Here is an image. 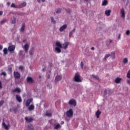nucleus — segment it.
<instances>
[{
    "label": "nucleus",
    "mask_w": 130,
    "mask_h": 130,
    "mask_svg": "<svg viewBox=\"0 0 130 130\" xmlns=\"http://www.w3.org/2000/svg\"><path fill=\"white\" fill-rule=\"evenodd\" d=\"M38 3H40V0H38Z\"/></svg>",
    "instance_id": "680f3d73"
},
{
    "label": "nucleus",
    "mask_w": 130,
    "mask_h": 130,
    "mask_svg": "<svg viewBox=\"0 0 130 130\" xmlns=\"http://www.w3.org/2000/svg\"><path fill=\"white\" fill-rule=\"evenodd\" d=\"M128 61V60H127V58H125L124 59H123V62L124 63H127Z\"/></svg>",
    "instance_id": "e433bc0d"
},
{
    "label": "nucleus",
    "mask_w": 130,
    "mask_h": 130,
    "mask_svg": "<svg viewBox=\"0 0 130 130\" xmlns=\"http://www.w3.org/2000/svg\"><path fill=\"white\" fill-rule=\"evenodd\" d=\"M3 103H5V102H4V101H1L0 102V106H2Z\"/></svg>",
    "instance_id": "a19ab883"
},
{
    "label": "nucleus",
    "mask_w": 130,
    "mask_h": 130,
    "mask_svg": "<svg viewBox=\"0 0 130 130\" xmlns=\"http://www.w3.org/2000/svg\"><path fill=\"white\" fill-rule=\"evenodd\" d=\"M55 44L56 46L55 48V52H57V53H60V52H61V50L60 48H62V45H61L60 42L58 41L56 42Z\"/></svg>",
    "instance_id": "f257e3e1"
},
{
    "label": "nucleus",
    "mask_w": 130,
    "mask_h": 130,
    "mask_svg": "<svg viewBox=\"0 0 130 130\" xmlns=\"http://www.w3.org/2000/svg\"><path fill=\"white\" fill-rule=\"evenodd\" d=\"M12 92L14 93L15 92H17V93H20L21 92V89L18 87H17L15 89L12 90Z\"/></svg>",
    "instance_id": "6ab92c4d"
},
{
    "label": "nucleus",
    "mask_w": 130,
    "mask_h": 130,
    "mask_svg": "<svg viewBox=\"0 0 130 130\" xmlns=\"http://www.w3.org/2000/svg\"><path fill=\"white\" fill-rule=\"evenodd\" d=\"M121 81V78H116L115 82L116 83V84H119Z\"/></svg>",
    "instance_id": "393cba45"
},
{
    "label": "nucleus",
    "mask_w": 130,
    "mask_h": 130,
    "mask_svg": "<svg viewBox=\"0 0 130 130\" xmlns=\"http://www.w3.org/2000/svg\"><path fill=\"white\" fill-rule=\"evenodd\" d=\"M33 101V99H29L25 102V106L28 107L29 105L31 104V103Z\"/></svg>",
    "instance_id": "6e6552de"
},
{
    "label": "nucleus",
    "mask_w": 130,
    "mask_h": 130,
    "mask_svg": "<svg viewBox=\"0 0 130 130\" xmlns=\"http://www.w3.org/2000/svg\"><path fill=\"white\" fill-rule=\"evenodd\" d=\"M76 31V28H74L72 31H70L69 32V37L71 38L72 36H73V35L75 33Z\"/></svg>",
    "instance_id": "f3484780"
},
{
    "label": "nucleus",
    "mask_w": 130,
    "mask_h": 130,
    "mask_svg": "<svg viewBox=\"0 0 130 130\" xmlns=\"http://www.w3.org/2000/svg\"><path fill=\"white\" fill-rule=\"evenodd\" d=\"M27 6V3L23 2L21 4H20L19 5H18L19 9H22V8H24Z\"/></svg>",
    "instance_id": "9d476101"
},
{
    "label": "nucleus",
    "mask_w": 130,
    "mask_h": 130,
    "mask_svg": "<svg viewBox=\"0 0 130 130\" xmlns=\"http://www.w3.org/2000/svg\"><path fill=\"white\" fill-rule=\"evenodd\" d=\"M25 119L27 122H31V121H33V118H28L27 117H25Z\"/></svg>",
    "instance_id": "aec40b11"
},
{
    "label": "nucleus",
    "mask_w": 130,
    "mask_h": 130,
    "mask_svg": "<svg viewBox=\"0 0 130 130\" xmlns=\"http://www.w3.org/2000/svg\"><path fill=\"white\" fill-rule=\"evenodd\" d=\"M91 50H94L95 49V48L94 47H91Z\"/></svg>",
    "instance_id": "864d4df0"
},
{
    "label": "nucleus",
    "mask_w": 130,
    "mask_h": 130,
    "mask_svg": "<svg viewBox=\"0 0 130 130\" xmlns=\"http://www.w3.org/2000/svg\"><path fill=\"white\" fill-rule=\"evenodd\" d=\"M62 79V77L60 75H57L55 78V81H60Z\"/></svg>",
    "instance_id": "412c9836"
},
{
    "label": "nucleus",
    "mask_w": 130,
    "mask_h": 130,
    "mask_svg": "<svg viewBox=\"0 0 130 130\" xmlns=\"http://www.w3.org/2000/svg\"><path fill=\"white\" fill-rule=\"evenodd\" d=\"M11 7L14 8V9H19V6L16 5L15 3H12Z\"/></svg>",
    "instance_id": "5701e85b"
},
{
    "label": "nucleus",
    "mask_w": 130,
    "mask_h": 130,
    "mask_svg": "<svg viewBox=\"0 0 130 130\" xmlns=\"http://www.w3.org/2000/svg\"><path fill=\"white\" fill-rule=\"evenodd\" d=\"M74 81H75V82H82V80H81V76L79 73L75 74Z\"/></svg>",
    "instance_id": "7ed1b4c3"
},
{
    "label": "nucleus",
    "mask_w": 130,
    "mask_h": 130,
    "mask_svg": "<svg viewBox=\"0 0 130 130\" xmlns=\"http://www.w3.org/2000/svg\"><path fill=\"white\" fill-rule=\"evenodd\" d=\"M109 91H110V90H109Z\"/></svg>",
    "instance_id": "e2e57ef3"
},
{
    "label": "nucleus",
    "mask_w": 130,
    "mask_h": 130,
    "mask_svg": "<svg viewBox=\"0 0 130 130\" xmlns=\"http://www.w3.org/2000/svg\"><path fill=\"white\" fill-rule=\"evenodd\" d=\"M34 53V48H31L29 51V54L32 55Z\"/></svg>",
    "instance_id": "c85d7f7f"
},
{
    "label": "nucleus",
    "mask_w": 130,
    "mask_h": 130,
    "mask_svg": "<svg viewBox=\"0 0 130 130\" xmlns=\"http://www.w3.org/2000/svg\"><path fill=\"white\" fill-rule=\"evenodd\" d=\"M84 2H86V3H88V2H89V0H84Z\"/></svg>",
    "instance_id": "4d7b16f0"
},
{
    "label": "nucleus",
    "mask_w": 130,
    "mask_h": 130,
    "mask_svg": "<svg viewBox=\"0 0 130 130\" xmlns=\"http://www.w3.org/2000/svg\"><path fill=\"white\" fill-rule=\"evenodd\" d=\"M14 77L15 79H20V78H21V74H20L18 72H14Z\"/></svg>",
    "instance_id": "0eeeda50"
},
{
    "label": "nucleus",
    "mask_w": 130,
    "mask_h": 130,
    "mask_svg": "<svg viewBox=\"0 0 130 130\" xmlns=\"http://www.w3.org/2000/svg\"><path fill=\"white\" fill-rule=\"evenodd\" d=\"M3 52L4 53V54H8V49L7 48H5L3 49Z\"/></svg>",
    "instance_id": "c756f323"
},
{
    "label": "nucleus",
    "mask_w": 130,
    "mask_h": 130,
    "mask_svg": "<svg viewBox=\"0 0 130 130\" xmlns=\"http://www.w3.org/2000/svg\"><path fill=\"white\" fill-rule=\"evenodd\" d=\"M80 66H81V68L83 69V67H84V63H83V62H81Z\"/></svg>",
    "instance_id": "ea45409f"
},
{
    "label": "nucleus",
    "mask_w": 130,
    "mask_h": 130,
    "mask_svg": "<svg viewBox=\"0 0 130 130\" xmlns=\"http://www.w3.org/2000/svg\"><path fill=\"white\" fill-rule=\"evenodd\" d=\"M129 34H130V30H127L126 31V35L128 36L129 35Z\"/></svg>",
    "instance_id": "4c0bfd02"
},
{
    "label": "nucleus",
    "mask_w": 130,
    "mask_h": 130,
    "mask_svg": "<svg viewBox=\"0 0 130 130\" xmlns=\"http://www.w3.org/2000/svg\"><path fill=\"white\" fill-rule=\"evenodd\" d=\"M56 14H60L61 13V9L58 8L56 11Z\"/></svg>",
    "instance_id": "2f4dec72"
},
{
    "label": "nucleus",
    "mask_w": 130,
    "mask_h": 130,
    "mask_svg": "<svg viewBox=\"0 0 130 130\" xmlns=\"http://www.w3.org/2000/svg\"><path fill=\"white\" fill-rule=\"evenodd\" d=\"M60 127V125L59 124H58L54 127V129H58Z\"/></svg>",
    "instance_id": "72a5a7b5"
},
{
    "label": "nucleus",
    "mask_w": 130,
    "mask_h": 130,
    "mask_svg": "<svg viewBox=\"0 0 130 130\" xmlns=\"http://www.w3.org/2000/svg\"><path fill=\"white\" fill-rule=\"evenodd\" d=\"M100 114H101V112L99 110H98L96 113H95V115L97 117V118H99V117L100 116Z\"/></svg>",
    "instance_id": "4be33fe9"
},
{
    "label": "nucleus",
    "mask_w": 130,
    "mask_h": 130,
    "mask_svg": "<svg viewBox=\"0 0 130 130\" xmlns=\"http://www.w3.org/2000/svg\"><path fill=\"white\" fill-rule=\"evenodd\" d=\"M16 21H17V19L15 17H14L13 20H12L11 21V23L12 24H15L16 23Z\"/></svg>",
    "instance_id": "f704fd0d"
},
{
    "label": "nucleus",
    "mask_w": 130,
    "mask_h": 130,
    "mask_svg": "<svg viewBox=\"0 0 130 130\" xmlns=\"http://www.w3.org/2000/svg\"><path fill=\"white\" fill-rule=\"evenodd\" d=\"M3 49V46L0 45V50Z\"/></svg>",
    "instance_id": "5fc2aeb1"
},
{
    "label": "nucleus",
    "mask_w": 130,
    "mask_h": 130,
    "mask_svg": "<svg viewBox=\"0 0 130 130\" xmlns=\"http://www.w3.org/2000/svg\"><path fill=\"white\" fill-rule=\"evenodd\" d=\"M115 55V53L112 52L111 55H112L113 57V58H114V55Z\"/></svg>",
    "instance_id": "58836bf2"
},
{
    "label": "nucleus",
    "mask_w": 130,
    "mask_h": 130,
    "mask_svg": "<svg viewBox=\"0 0 130 130\" xmlns=\"http://www.w3.org/2000/svg\"><path fill=\"white\" fill-rule=\"evenodd\" d=\"M34 108H35V106L34 105L31 104L29 106H28V109L29 111H31V110H34Z\"/></svg>",
    "instance_id": "dca6fc26"
},
{
    "label": "nucleus",
    "mask_w": 130,
    "mask_h": 130,
    "mask_svg": "<svg viewBox=\"0 0 130 130\" xmlns=\"http://www.w3.org/2000/svg\"><path fill=\"white\" fill-rule=\"evenodd\" d=\"M61 124H63V123H64V122L61 121Z\"/></svg>",
    "instance_id": "bf43d9fd"
},
{
    "label": "nucleus",
    "mask_w": 130,
    "mask_h": 130,
    "mask_svg": "<svg viewBox=\"0 0 130 130\" xmlns=\"http://www.w3.org/2000/svg\"><path fill=\"white\" fill-rule=\"evenodd\" d=\"M110 54H107L105 55V57L104 58V59H106L107 58H108V57H109V56H110Z\"/></svg>",
    "instance_id": "c9c22d12"
},
{
    "label": "nucleus",
    "mask_w": 130,
    "mask_h": 130,
    "mask_svg": "<svg viewBox=\"0 0 130 130\" xmlns=\"http://www.w3.org/2000/svg\"><path fill=\"white\" fill-rule=\"evenodd\" d=\"M67 28H68V24H65L62 25L61 27H60L59 30L60 32H63V31H64V30H66Z\"/></svg>",
    "instance_id": "39448f33"
},
{
    "label": "nucleus",
    "mask_w": 130,
    "mask_h": 130,
    "mask_svg": "<svg viewBox=\"0 0 130 130\" xmlns=\"http://www.w3.org/2000/svg\"><path fill=\"white\" fill-rule=\"evenodd\" d=\"M15 48H16V46L15 45L10 46L8 47L9 51H14L15 50Z\"/></svg>",
    "instance_id": "f8f14e48"
},
{
    "label": "nucleus",
    "mask_w": 130,
    "mask_h": 130,
    "mask_svg": "<svg viewBox=\"0 0 130 130\" xmlns=\"http://www.w3.org/2000/svg\"><path fill=\"white\" fill-rule=\"evenodd\" d=\"M6 75H7V74H6L5 72L1 73V75L6 76Z\"/></svg>",
    "instance_id": "a18cd8bd"
},
{
    "label": "nucleus",
    "mask_w": 130,
    "mask_h": 130,
    "mask_svg": "<svg viewBox=\"0 0 130 130\" xmlns=\"http://www.w3.org/2000/svg\"><path fill=\"white\" fill-rule=\"evenodd\" d=\"M50 75H51V72H50V71H48L47 72L46 78L47 79H49L50 78Z\"/></svg>",
    "instance_id": "b1692460"
},
{
    "label": "nucleus",
    "mask_w": 130,
    "mask_h": 130,
    "mask_svg": "<svg viewBox=\"0 0 130 130\" xmlns=\"http://www.w3.org/2000/svg\"><path fill=\"white\" fill-rule=\"evenodd\" d=\"M3 125L4 126V127L5 128V129L6 130H8L9 129V127H10V125L9 124H6V123L5 122H3Z\"/></svg>",
    "instance_id": "a211bd4d"
},
{
    "label": "nucleus",
    "mask_w": 130,
    "mask_h": 130,
    "mask_svg": "<svg viewBox=\"0 0 130 130\" xmlns=\"http://www.w3.org/2000/svg\"><path fill=\"white\" fill-rule=\"evenodd\" d=\"M51 23H52V24H56V22L55 21V20H54V19L52 17H51Z\"/></svg>",
    "instance_id": "473e14b6"
},
{
    "label": "nucleus",
    "mask_w": 130,
    "mask_h": 130,
    "mask_svg": "<svg viewBox=\"0 0 130 130\" xmlns=\"http://www.w3.org/2000/svg\"><path fill=\"white\" fill-rule=\"evenodd\" d=\"M42 2H45V0H42Z\"/></svg>",
    "instance_id": "052dcab7"
},
{
    "label": "nucleus",
    "mask_w": 130,
    "mask_h": 130,
    "mask_svg": "<svg viewBox=\"0 0 130 130\" xmlns=\"http://www.w3.org/2000/svg\"><path fill=\"white\" fill-rule=\"evenodd\" d=\"M45 70H46V68H45L43 69V72H44L45 71Z\"/></svg>",
    "instance_id": "6e6d98bb"
},
{
    "label": "nucleus",
    "mask_w": 130,
    "mask_h": 130,
    "mask_svg": "<svg viewBox=\"0 0 130 130\" xmlns=\"http://www.w3.org/2000/svg\"><path fill=\"white\" fill-rule=\"evenodd\" d=\"M16 100L18 102H22V99L20 95H16Z\"/></svg>",
    "instance_id": "a878e982"
},
{
    "label": "nucleus",
    "mask_w": 130,
    "mask_h": 130,
    "mask_svg": "<svg viewBox=\"0 0 130 130\" xmlns=\"http://www.w3.org/2000/svg\"><path fill=\"white\" fill-rule=\"evenodd\" d=\"M68 103L70 105H73V106H76L77 105V102H76V100L73 99L69 101Z\"/></svg>",
    "instance_id": "423d86ee"
},
{
    "label": "nucleus",
    "mask_w": 130,
    "mask_h": 130,
    "mask_svg": "<svg viewBox=\"0 0 130 130\" xmlns=\"http://www.w3.org/2000/svg\"><path fill=\"white\" fill-rule=\"evenodd\" d=\"M110 14H111V10H107L105 11V15L107 17H109Z\"/></svg>",
    "instance_id": "ddd939ff"
},
{
    "label": "nucleus",
    "mask_w": 130,
    "mask_h": 130,
    "mask_svg": "<svg viewBox=\"0 0 130 130\" xmlns=\"http://www.w3.org/2000/svg\"><path fill=\"white\" fill-rule=\"evenodd\" d=\"M24 30H25V24H23L22 25V26L20 29V32H24Z\"/></svg>",
    "instance_id": "bb28decb"
},
{
    "label": "nucleus",
    "mask_w": 130,
    "mask_h": 130,
    "mask_svg": "<svg viewBox=\"0 0 130 130\" xmlns=\"http://www.w3.org/2000/svg\"><path fill=\"white\" fill-rule=\"evenodd\" d=\"M41 78H42L41 75H40V76H39V79H41Z\"/></svg>",
    "instance_id": "13d9d810"
},
{
    "label": "nucleus",
    "mask_w": 130,
    "mask_h": 130,
    "mask_svg": "<svg viewBox=\"0 0 130 130\" xmlns=\"http://www.w3.org/2000/svg\"><path fill=\"white\" fill-rule=\"evenodd\" d=\"M121 14L122 18H123V19H124V18H125V12H124V9H122L121 10Z\"/></svg>",
    "instance_id": "2eb2a0df"
},
{
    "label": "nucleus",
    "mask_w": 130,
    "mask_h": 130,
    "mask_svg": "<svg viewBox=\"0 0 130 130\" xmlns=\"http://www.w3.org/2000/svg\"><path fill=\"white\" fill-rule=\"evenodd\" d=\"M91 77V78H93V79H95V80H99V77L95 75H92Z\"/></svg>",
    "instance_id": "cd10ccee"
},
{
    "label": "nucleus",
    "mask_w": 130,
    "mask_h": 130,
    "mask_svg": "<svg viewBox=\"0 0 130 130\" xmlns=\"http://www.w3.org/2000/svg\"><path fill=\"white\" fill-rule=\"evenodd\" d=\"M2 88H3L2 87V82L0 81V89H2Z\"/></svg>",
    "instance_id": "8fccbe9b"
},
{
    "label": "nucleus",
    "mask_w": 130,
    "mask_h": 130,
    "mask_svg": "<svg viewBox=\"0 0 130 130\" xmlns=\"http://www.w3.org/2000/svg\"><path fill=\"white\" fill-rule=\"evenodd\" d=\"M7 6H10V5H11V2H7Z\"/></svg>",
    "instance_id": "de8ad7c7"
},
{
    "label": "nucleus",
    "mask_w": 130,
    "mask_h": 130,
    "mask_svg": "<svg viewBox=\"0 0 130 130\" xmlns=\"http://www.w3.org/2000/svg\"><path fill=\"white\" fill-rule=\"evenodd\" d=\"M46 116H48V117H51V113L49 112H47L46 113Z\"/></svg>",
    "instance_id": "7c9ffc66"
},
{
    "label": "nucleus",
    "mask_w": 130,
    "mask_h": 130,
    "mask_svg": "<svg viewBox=\"0 0 130 130\" xmlns=\"http://www.w3.org/2000/svg\"><path fill=\"white\" fill-rule=\"evenodd\" d=\"M104 95H107V89H105L104 92Z\"/></svg>",
    "instance_id": "79ce46f5"
},
{
    "label": "nucleus",
    "mask_w": 130,
    "mask_h": 130,
    "mask_svg": "<svg viewBox=\"0 0 130 130\" xmlns=\"http://www.w3.org/2000/svg\"><path fill=\"white\" fill-rule=\"evenodd\" d=\"M118 38L119 40H120L121 38V35L119 34V35H118Z\"/></svg>",
    "instance_id": "c03bdc74"
},
{
    "label": "nucleus",
    "mask_w": 130,
    "mask_h": 130,
    "mask_svg": "<svg viewBox=\"0 0 130 130\" xmlns=\"http://www.w3.org/2000/svg\"><path fill=\"white\" fill-rule=\"evenodd\" d=\"M23 69H24V68L22 66L19 67V70H21V71H23Z\"/></svg>",
    "instance_id": "37998d69"
},
{
    "label": "nucleus",
    "mask_w": 130,
    "mask_h": 130,
    "mask_svg": "<svg viewBox=\"0 0 130 130\" xmlns=\"http://www.w3.org/2000/svg\"><path fill=\"white\" fill-rule=\"evenodd\" d=\"M108 5V0H104L102 2V6L103 7L106 6Z\"/></svg>",
    "instance_id": "4468645a"
},
{
    "label": "nucleus",
    "mask_w": 130,
    "mask_h": 130,
    "mask_svg": "<svg viewBox=\"0 0 130 130\" xmlns=\"http://www.w3.org/2000/svg\"><path fill=\"white\" fill-rule=\"evenodd\" d=\"M3 11H0V16H2L3 15Z\"/></svg>",
    "instance_id": "3c124183"
},
{
    "label": "nucleus",
    "mask_w": 130,
    "mask_h": 130,
    "mask_svg": "<svg viewBox=\"0 0 130 130\" xmlns=\"http://www.w3.org/2000/svg\"><path fill=\"white\" fill-rule=\"evenodd\" d=\"M6 22V20H3L1 21V24H4Z\"/></svg>",
    "instance_id": "49530a36"
},
{
    "label": "nucleus",
    "mask_w": 130,
    "mask_h": 130,
    "mask_svg": "<svg viewBox=\"0 0 130 130\" xmlns=\"http://www.w3.org/2000/svg\"><path fill=\"white\" fill-rule=\"evenodd\" d=\"M66 115L67 117L71 118V117H73V115H74V111H73L72 109H70L66 112Z\"/></svg>",
    "instance_id": "f03ea898"
},
{
    "label": "nucleus",
    "mask_w": 130,
    "mask_h": 130,
    "mask_svg": "<svg viewBox=\"0 0 130 130\" xmlns=\"http://www.w3.org/2000/svg\"><path fill=\"white\" fill-rule=\"evenodd\" d=\"M69 44H70V43L68 42H64L62 45V48L63 49H67L68 48V46H69Z\"/></svg>",
    "instance_id": "1a4fd4ad"
},
{
    "label": "nucleus",
    "mask_w": 130,
    "mask_h": 130,
    "mask_svg": "<svg viewBox=\"0 0 130 130\" xmlns=\"http://www.w3.org/2000/svg\"><path fill=\"white\" fill-rule=\"evenodd\" d=\"M109 42H110V43H112V42H113V41L112 40H110Z\"/></svg>",
    "instance_id": "603ef678"
},
{
    "label": "nucleus",
    "mask_w": 130,
    "mask_h": 130,
    "mask_svg": "<svg viewBox=\"0 0 130 130\" xmlns=\"http://www.w3.org/2000/svg\"><path fill=\"white\" fill-rule=\"evenodd\" d=\"M27 83H29L30 84H32V83H34V80H33V78H32V77H27Z\"/></svg>",
    "instance_id": "9b49d317"
},
{
    "label": "nucleus",
    "mask_w": 130,
    "mask_h": 130,
    "mask_svg": "<svg viewBox=\"0 0 130 130\" xmlns=\"http://www.w3.org/2000/svg\"><path fill=\"white\" fill-rule=\"evenodd\" d=\"M127 84H130V80H127Z\"/></svg>",
    "instance_id": "09e8293b"
},
{
    "label": "nucleus",
    "mask_w": 130,
    "mask_h": 130,
    "mask_svg": "<svg viewBox=\"0 0 130 130\" xmlns=\"http://www.w3.org/2000/svg\"><path fill=\"white\" fill-rule=\"evenodd\" d=\"M30 45L29 44H25L23 46H22V48L24 49V51L26 53H28V51L29 50V47Z\"/></svg>",
    "instance_id": "20e7f679"
}]
</instances>
